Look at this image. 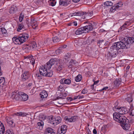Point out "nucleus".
<instances>
[{
  "instance_id": "f257e3e1",
  "label": "nucleus",
  "mask_w": 134,
  "mask_h": 134,
  "mask_svg": "<svg viewBox=\"0 0 134 134\" xmlns=\"http://www.w3.org/2000/svg\"><path fill=\"white\" fill-rule=\"evenodd\" d=\"M125 48H129V46H128L125 42V40L123 42L120 41L115 43L110 47L109 51L110 55L112 57H115L117 54L118 50L120 49H123Z\"/></svg>"
},
{
  "instance_id": "f03ea898",
  "label": "nucleus",
  "mask_w": 134,
  "mask_h": 134,
  "mask_svg": "<svg viewBox=\"0 0 134 134\" xmlns=\"http://www.w3.org/2000/svg\"><path fill=\"white\" fill-rule=\"evenodd\" d=\"M29 38L28 34L23 33L19 35L18 37L14 36L12 38L13 42L16 44L20 45L27 41Z\"/></svg>"
},
{
  "instance_id": "7ed1b4c3",
  "label": "nucleus",
  "mask_w": 134,
  "mask_h": 134,
  "mask_svg": "<svg viewBox=\"0 0 134 134\" xmlns=\"http://www.w3.org/2000/svg\"><path fill=\"white\" fill-rule=\"evenodd\" d=\"M118 103L116 102L114 104V106L113 108V110L121 115H123L128 113V110L125 107H120L118 106Z\"/></svg>"
},
{
  "instance_id": "20e7f679",
  "label": "nucleus",
  "mask_w": 134,
  "mask_h": 134,
  "mask_svg": "<svg viewBox=\"0 0 134 134\" xmlns=\"http://www.w3.org/2000/svg\"><path fill=\"white\" fill-rule=\"evenodd\" d=\"M121 115L117 112L114 113L113 116L114 120L120 124L123 122H125L127 121V119L125 117Z\"/></svg>"
},
{
  "instance_id": "39448f33",
  "label": "nucleus",
  "mask_w": 134,
  "mask_h": 134,
  "mask_svg": "<svg viewBox=\"0 0 134 134\" xmlns=\"http://www.w3.org/2000/svg\"><path fill=\"white\" fill-rule=\"evenodd\" d=\"M121 115L117 112L114 113L113 116L114 120L120 124L123 122H125L127 121V119L125 117Z\"/></svg>"
},
{
  "instance_id": "423d86ee",
  "label": "nucleus",
  "mask_w": 134,
  "mask_h": 134,
  "mask_svg": "<svg viewBox=\"0 0 134 134\" xmlns=\"http://www.w3.org/2000/svg\"><path fill=\"white\" fill-rule=\"evenodd\" d=\"M23 93V92L15 90L12 92L11 97L13 100H18L20 99V96Z\"/></svg>"
},
{
  "instance_id": "0eeeda50",
  "label": "nucleus",
  "mask_w": 134,
  "mask_h": 134,
  "mask_svg": "<svg viewBox=\"0 0 134 134\" xmlns=\"http://www.w3.org/2000/svg\"><path fill=\"white\" fill-rule=\"evenodd\" d=\"M30 76V73L28 71H25L21 76V80L25 81L27 80Z\"/></svg>"
},
{
  "instance_id": "6e6552de",
  "label": "nucleus",
  "mask_w": 134,
  "mask_h": 134,
  "mask_svg": "<svg viewBox=\"0 0 134 134\" xmlns=\"http://www.w3.org/2000/svg\"><path fill=\"white\" fill-rule=\"evenodd\" d=\"M125 42L128 46H130V44L134 42V37H129L125 39Z\"/></svg>"
},
{
  "instance_id": "1a4fd4ad",
  "label": "nucleus",
  "mask_w": 134,
  "mask_h": 134,
  "mask_svg": "<svg viewBox=\"0 0 134 134\" xmlns=\"http://www.w3.org/2000/svg\"><path fill=\"white\" fill-rule=\"evenodd\" d=\"M77 118V116H72L69 118H68L67 116H66L64 118V120L69 122H72L75 121L76 120Z\"/></svg>"
},
{
  "instance_id": "9d476101",
  "label": "nucleus",
  "mask_w": 134,
  "mask_h": 134,
  "mask_svg": "<svg viewBox=\"0 0 134 134\" xmlns=\"http://www.w3.org/2000/svg\"><path fill=\"white\" fill-rule=\"evenodd\" d=\"M47 70L43 66H41L39 69V72L41 75L43 76H46Z\"/></svg>"
},
{
  "instance_id": "9b49d317",
  "label": "nucleus",
  "mask_w": 134,
  "mask_h": 134,
  "mask_svg": "<svg viewBox=\"0 0 134 134\" xmlns=\"http://www.w3.org/2000/svg\"><path fill=\"white\" fill-rule=\"evenodd\" d=\"M128 120L125 122L122 123L121 124V125L123 129L125 130H128L130 127V125L128 123Z\"/></svg>"
},
{
  "instance_id": "f8f14e48",
  "label": "nucleus",
  "mask_w": 134,
  "mask_h": 134,
  "mask_svg": "<svg viewBox=\"0 0 134 134\" xmlns=\"http://www.w3.org/2000/svg\"><path fill=\"white\" fill-rule=\"evenodd\" d=\"M5 84V78L3 77H1V86L3 91L6 90V86Z\"/></svg>"
},
{
  "instance_id": "ddd939ff",
  "label": "nucleus",
  "mask_w": 134,
  "mask_h": 134,
  "mask_svg": "<svg viewBox=\"0 0 134 134\" xmlns=\"http://www.w3.org/2000/svg\"><path fill=\"white\" fill-rule=\"evenodd\" d=\"M71 80L69 79H65L64 78L60 80V82L61 84H64L69 85L71 83Z\"/></svg>"
},
{
  "instance_id": "4468645a",
  "label": "nucleus",
  "mask_w": 134,
  "mask_h": 134,
  "mask_svg": "<svg viewBox=\"0 0 134 134\" xmlns=\"http://www.w3.org/2000/svg\"><path fill=\"white\" fill-rule=\"evenodd\" d=\"M83 27L84 31V32L85 33L90 32L93 29L92 26L91 25H87Z\"/></svg>"
},
{
  "instance_id": "2eb2a0df",
  "label": "nucleus",
  "mask_w": 134,
  "mask_h": 134,
  "mask_svg": "<svg viewBox=\"0 0 134 134\" xmlns=\"http://www.w3.org/2000/svg\"><path fill=\"white\" fill-rule=\"evenodd\" d=\"M93 15V12H90L86 13L84 12V16H83L82 18L84 19L86 18L87 19H89Z\"/></svg>"
},
{
  "instance_id": "dca6fc26",
  "label": "nucleus",
  "mask_w": 134,
  "mask_h": 134,
  "mask_svg": "<svg viewBox=\"0 0 134 134\" xmlns=\"http://www.w3.org/2000/svg\"><path fill=\"white\" fill-rule=\"evenodd\" d=\"M55 69L57 71H60L62 70L63 68V66L62 65V64H60L59 62L56 63L55 65Z\"/></svg>"
},
{
  "instance_id": "f3484780",
  "label": "nucleus",
  "mask_w": 134,
  "mask_h": 134,
  "mask_svg": "<svg viewBox=\"0 0 134 134\" xmlns=\"http://www.w3.org/2000/svg\"><path fill=\"white\" fill-rule=\"evenodd\" d=\"M46 134H55V131L51 128L48 127L46 129Z\"/></svg>"
},
{
  "instance_id": "a211bd4d",
  "label": "nucleus",
  "mask_w": 134,
  "mask_h": 134,
  "mask_svg": "<svg viewBox=\"0 0 134 134\" xmlns=\"http://www.w3.org/2000/svg\"><path fill=\"white\" fill-rule=\"evenodd\" d=\"M121 79L120 78L117 79L114 81V85L116 87H118L121 83Z\"/></svg>"
},
{
  "instance_id": "6ab92c4d",
  "label": "nucleus",
  "mask_w": 134,
  "mask_h": 134,
  "mask_svg": "<svg viewBox=\"0 0 134 134\" xmlns=\"http://www.w3.org/2000/svg\"><path fill=\"white\" fill-rule=\"evenodd\" d=\"M62 121V118L60 116H58L55 118V121L54 123H53L54 126H55L58 125Z\"/></svg>"
},
{
  "instance_id": "aec40b11",
  "label": "nucleus",
  "mask_w": 134,
  "mask_h": 134,
  "mask_svg": "<svg viewBox=\"0 0 134 134\" xmlns=\"http://www.w3.org/2000/svg\"><path fill=\"white\" fill-rule=\"evenodd\" d=\"M28 98V96L23 92V93L20 96V99L23 101L27 100Z\"/></svg>"
},
{
  "instance_id": "412c9836",
  "label": "nucleus",
  "mask_w": 134,
  "mask_h": 134,
  "mask_svg": "<svg viewBox=\"0 0 134 134\" xmlns=\"http://www.w3.org/2000/svg\"><path fill=\"white\" fill-rule=\"evenodd\" d=\"M85 32L83 27L78 29L75 32V34L76 35H79Z\"/></svg>"
},
{
  "instance_id": "4be33fe9",
  "label": "nucleus",
  "mask_w": 134,
  "mask_h": 134,
  "mask_svg": "<svg viewBox=\"0 0 134 134\" xmlns=\"http://www.w3.org/2000/svg\"><path fill=\"white\" fill-rule=\"evenodd\" d=\"M67 127L66 125H63L62 126L60 134H64L66 132Z\"/></svg>"
},
{
  "instance_id": "5701e85b",
  "label": "nucleus",
  "mask_w": 134,
  "mask_h": 134,
  "mask_svg": "<svg viewBox=\"0 0 134 134\" xmlns=\"http://www.w3.org/2000/svg\"><path fill=\"white\" fill-rule=\"evenodd\" d=\"M40 95L41 97L43 98H46L48 96L47 92L45 91H43L40 92Z\"/></svg>"
},
{
  "instance_id": "b1692460",
  "label": "nucleus",
  "mask_w": 134,
  "mask_h": 134,
  "mask_svg": "<svg viewBox=\"0 0 134 134\" xmlns=\"http://www.w3.org/2000/svg\"><path fill=\"white\" fill-rule=\"evenodd\" d=\"M1 30L2 33V34H1V36L2 35L3 37H5L7 35V33L6 29L3 27L1 28Z\"/></svg>"
},
{
  "instance_id": "393cba45",
  "label": "nucleus",
  "mask_w": 134,
  "mask_h": 134,
  "mask_svg": "<svg viewBox=\"0 0 134 134\" xmlns=\"http://www.w3.org/2000/svg\"><path fill=\"white\" fill-rule=\"evenodd\" d=\"M7 120L8 123L9 124L10 127H13L15 126V124L13 122V121L11 119L8 118L7 119Z\"/></svg>"
},
{
  "instance_id": "a878e982",
  "label": "nucleus",
  "mask_w": 134,
  "mask_h": 134,
  "mask_svg": "<svg viewBox=\"0 0 134 134\" xmlns=\"http://www.w3.org/2000/svg\"><path fill=\"white\" fill-rule=\"evenodd\" d=\"M113 3L111 1H106L104 2V7H105L107 8H110L113 6Z\"/></svg>"
},
{
  "instance_id": "bb28decb",
  "label": "nucleus",
  "mask_w": 134,
  "mask_h": 134,
  "mask_svg": "<svg viewBox=\"0 0 134 134\" xmlns=\"http://www.w3.org/2000/svg\"><path fill=\"white\" fill-rule=\"evenodd\" d=\"M55 121V118L53 117L52 116H49L48 117V122L51 124L54 125L53 123Z\"/></svg>"
},
{
  "instance_id": "cd10ccee",
  "label": "nucleus",
  "mask_w": 134,
  "mask_h": 134,
  "mask_svg": "<svg viewBox=\"0 0 134 134\" xmlns=\"http://www.w3.org/2000/svg\"><path fill=\"white\" fill-rule=\"evenodd\" d=\"M30 46L31 47V50H34L36 49L37 47L36 43L35 42H32L29 44Z\"/></svg>"
},
{
  "instance_id": "c85d7f7f",
  "label": "nucleus",
  "mask_w": 134,
  "mask_h": 134,
  "mask_svg": "<svg viewBox=\"0 0 134 134\" xmlns=\"http://www.w3.org/2000/svg\"><path fill=\"white\" fill-rule=\"evenodd\" d=\"M38 126L37 127V128L39 129H40L41 130L42 128V127L44 125L43 122L42 121H40L37 123Z\"/></svg>"
},
{
  "instance_id": "c756f323",
  "label": "nucleus",
  "mask_w": 134,
  "mask_h": 134,
  "mask_svg": "<svg viewBox=\"0 0 134 134\" xmlns=\"http://www.w3.org/2000/svg\"><path fill=\"white\" fill-rule=\"evenodd\" d=\"M129 25L130 23L129 22L126 21L120 27V29L121 30H124L125 28H127Z\"/></svg>"
},
{
  "instance_id": "7c9ffc66",
  "label": "nucleus",
  "mask_w": 134,
  "mask_h": 134,
  "mask_svg": "<svg viewBox=\"0 0 134 134\" xmlns=\"http://www.w3.org/2000/svg\"><path fill=\"white\" fill-rule=\"evenodd\" d=\"M76 61L73 60H71L70 61L69 63V65L68 67L69 68H71L76 63Z\"/></svg>"
},
{
  "instance_id": "2f4dec72",
  "label": "nucleus",
  "mask_w": 134,
  "mask_h": 134,
  "mask_svg": "<svg viewBox=\"0 0 134 134\" xmlns=\"http://www.w3.org/2000/svg\"><path fill=\"white\" fill-rule=\"evenodd\" d=\"M15 115H16L18 116H26L27 115V114L26 113L21 112H17L16 113H15Z\"/></svg>"
},
{
  "instance_id": "473e14b6",
  "label": "nucleus",
  "mask_w": 134,
  "mask_h": 134,
  "mask_svg": "<svg viewBox=\"0 0 134 134\" xmlns=\"http://www.w3.org/2000/svg\"><path fill=\"white\" fill-rule=\"evenodd\" d=\"M48 62L51 64L52 66L55 64H56L57 62L56 61V59H51Z\"/></svg>"
},
{
  "instance_id": "72a5a7b5",
  "label": "nucleus",
  "mask_w": 134,
  "mask_h": 134,
  "mask_svg": "<svg viewBox=\"0 0 134 134\" xmlns=\"http://www.w3.org/2000/svg\"><path fill=\"white\" fill-rule=\"evenodd\" d=\"M1 134H3L4 132L5 129L3 124L1 122Z\"/></svg>"
},
{
  "instance_id": "f704fd0d",
  "label": "nucleus",
  "mask_w": 134,
  "mask_h": 134,
  "mask_svg": "<svg viewBox=\"0 0 134 134\" xmlns=\"http://www.w3.org/2000/svg\"><path fill=\"white\" fill-rule=\"evenodd\" d=\"M82 79V76L80 75H79L76 77L75 78V81L76 82H79L81 81Z\"/></svg>"
},
{
  "instance_id": "c9c22d12",
  "label": "nucleus",
  "mask_w": 134,
  "mask_h": 134,
  "mask_svg": "<svg viewBox=\"0 0 134 134\" xmlns=\"http://www.w3.org/2000/svg\"><path fill=\"white\" fill-rule=\"evenodd\" d=\"M25 29L24 27L22 24H20L19 25L17 29V30L18 31H20L21 30H24Z\"/></svg>"
},
{
  "instance_id": "e433bc0d",
  "label": "nucleus",
  "mask_w": 134,
  "mask_h": 134,
  "mask_svg": "<svg viewBox=\"0 0 134 134\" xmlns=\"http://www.w3.org/2000/svg\"><path fill=\"white\" fill-rule=\"evenodd\" d=\"M53 74V72L52 71L47 70V72H46V76L48 77H51L52 76Z\"/></svg>"
},
{
  "instance_id": "4c0bfd02",
  "label": "nucleus",
  "mask_w": 134,
  "mask_h": 134,
  "mask_svg": "<svg viewBox=\"0 0 134 134\" xmlns=\"http://www.w3.org/2000/svg\"><path fill=\"white\" fill-rule=\"evenodd\" d=\"M128 97L126 99V100L129 103L131 102L132 101V96L131 94L128 95Z\"/></svg>"
},
{
  "instance_id": "58836bf2",
  "label": "nucleus",
  "mask_w": 134,
  "mask_h": 134,
  "mask_svg": "<svg viewBox=\"0 0 134 134\" xmlns=\"http://www.w3.org/2000/svg\"><path fill=\"white\" fill-rule=\"evenodd\" d=\"M52 66L51 64L48 62L46 63L44 66L45 67V68L47 70V69H49Z\"/></svg>"
},
{
  "instance_id": "ea45409f",
  "label": "nucleus",
  "mask_w": 134,
  "mask_h": 134,
  "mask_svg": "<svg viewBox=\"0 0 134 134\" xmlns=\"http://www.w3.org/2000/svg\"><path fill=\"white\" fill-rule=\"evenodd\" d=\"M16 8L14 7H11L9 9V12L10 13H14L16 10Z\"/></svg>"
},
{
  "instance_id": "a19ab883",
  "label": "nucleus",
  "mask_w": 134,
  "mask_h": 134,
  "mask_svg": "<svg viewBox=\"0 0 134 134\" xmlns=\"http://www.w3.org/2000/svg\"><path fill=\"white\" fill-rule=\"evenodd\" d=\"M50 2L49 3L50 5L52 6H54L55 5L56 1L55 0H49Z\"/></svg>"
},
{
  "instance_id": "79ce46f5",
  "label": "nucleus",
  "mask_w": 134,
  "mask_h": 134,
  "mask_svg": "<svg viewBox=\"0 0 134 134\" xmlns=\"http://www.w3.org/2000/svg\"><path fill=\"white\" fill-rule=\"evenodd\" d=\"M123 5V3L121 2H120L115 4L118 9L119 7H122Z\"/></svg>"
},
{
  "instance_id": "37998d69",
  "label": "nucleus",
  "mask_w": 134,
  "mask_h": 134,
  "mask_svg": "<svg viewBox=\"0 0 134 134\" xmlns=\"http://www.w3.org/2000/svg\"><path fill=\"white\" fill-rule=\"evenodd\" d=\"M25 51L26 52H28L30 50H31V47L29 45L26 46V47L24 48Z\"/></svg>"
},
{
  "instance_id": "c03bdc74",
  "label": "nucleus",
  "mask_w": 134,
  "mask_h": 134,
  "mask_svg": "<svg viewBox=\"0 0 134 134\" xmlns=\"http://www.w3.org/2000/svg\"><path fill=\"white\" fill-rule=\"evenodd\" d=\"M52 41H53L54 42H57L59 41L60 39L57 37L55 36L53 38Z\"/></svg>"
},
{
  "instance_id": "a18cd8bd",
  "label": "nucleus",
  "mask_w": 134,
  "mask_h": 134,
  "mask_svg": "<svg viewBox=\"0 0 134 134\" xmlns=\"http://www.w3.org/2000/svg\"><path fill=\"white\" fill-rule=\"evenodd\" d=\"M118 9L114 5L110 9V11L111 12H113Z\"/></svg>"
},
{
  "instance_id": "49530a36",
  "label": "nucleus",
  "mask_w": 134,
  "mask_h": 134,
  "mask_svg": "<svg viewBox=\"0 0 134 134\" xmlns=\"http://www.w3.org/2000/svg\"><path fill=\"white\" fill-rule=\"evenodd\" d=\"M70 57V55L68 54H67L65 55L64 60H65V62H68L69 60Z\"/></svg>"
},
{
  "instance_id": "de8ad7c7",
  "label": "nucleus",
  "mask_w": 134,
  "mask_h": 134,
  "mask_svg": "<svg viewBox=\"0 0 134 134\" xmlns=\"http://www.w3.org/2000/svg\"><path fill=\"white\" fill-rule=\"evenodd\" d=\"M59 4L60 5L62 6L66 5L67 4L66 2L65 1H60Z\"/></svg>"
},
{
  "instance_id": "09e8293b",
  "label": "nucleus",
  "mask_w": 134,
  "mask_h": 134,
  "mask_svg": "<svg viewBox=\"0 0 134 134\" xmlns=\"http://www.w3.org/2000/svg\"><path fill=\"white\" fill-rule=\"evenodd\" d=\"M84 14V12H77V16H81Z\"/></svg>"
},
{
  "instance_id": "8fccbe9b",
  "label": "nucleus",
  "mask_w": 134,
  "mask_h": 134,
  "mask_svg": "<svg viewBox=\"0 0 134 134\" xmlns=\"http://www.w3.org/2000/svg\"><path fill=\"white\" fill-rule=\"evenodd\" d=\"M31 25L32 27L34 29H36L37 28L38 25L36 23H35V24H31Z\"/></svg>"
},
{
  "instance_id": "3c124183",
  "label": "nucleus",
  "mask_w": 134,
  "mask_h": 134,
  "mask_svg": "<svg viewBox=\"0 0 134 134\" xmlns=\"http://www.w3.org/2000/svg\"><path fill=\"white\" fill-rule=\"evenodd\" d=\"M29 60H30V62L31 63L32 65L34 64L35 63V60L33 58V56H32Z\"/></svg>"
},
{
  "instance_id": "603ef678",
  "label": "nucleus",
  "mask_w": 134,
  "mask_h": 134,
  "mask_svg": "<svg viewBox=\"0 0 134 134\" xmlns=\"http://www.w3.org/2000/svg\"><path fill=\"white\" fill-rule=\"evenodd\" d=\"M63 90V87L62 86L60 85L58 88V91H62Z\"/></svg>"
},
{
  "instance_id": "864d4df0",
  "label": "nucleus",
  "mask_w": 134,
  "mask_h": 134,
  "mask_svg": "<svg viewBox=\"0 0 134 134\" xmlns=\"http://www.w3.org/2000/svg\"><path fill=\"white\" fill-rule=\"evenodd\" d=\"M32 57V56L31 55H29L27 56H24V58L25 60H29Z\"/></svg>"
},
{
  "instance_id": "5fc2aeb1",
  "label": "nucleus",
  "mask_w": 134,
  "mask_h": 134,
  "mask_svg": "<svg viewBox=\"0 0 134 134\" xmlns=\"http://www.w3.org/2000/svg\"><path fill=\"white\" fill-rule=\"evenodd\" d=\"M24 15H23L21 13L20 14L19 17V19L20 22L22 21L24 18Z\"/></svg>"
},
{
  "instance_id": "6e6d98bb",
  "label": "nucleus",
  "mask_w": 134,
  "mask_h": 134,
  "mask_svg": "<svg viewBox=\"0 0 134 134\" xmlns=\"http://www.w3.org/2000/svg\"><path fill=\"white\" fill-rule=\"evenodd\" d=\"M5 134H14L13 132L12 131H10L8 130L7 131V132Z\"/></svg>"
},
{
  "instance_id": "4d7b16f0",
  "label": "nucleus",
  "mask_w": 134,
  "mask_h": 134,
  "mask_svg": "<svg viewBox=\"0 0 134 134\" xmlns=\"http://www.w3.org/2000/svg\"><path fill=\"white\" fill-rule=\"evenodd\" d=\"M36 23V21L35 19L33 18H31V24Z\"/></svg>"
},
{
  "instance_id": "13d9d810",
  "label": "nucleus",
  "mask_w": 134,
  "mask_h": 134,
  "mask_svg": "<svg viewBox=\"0 0 134 134\" xmlns=\"http://www.w3.org/2000/svg\"><path fill=\"white\" fill-rule=\"evenodd\" d=\"M130 110L131 111L130 115L132 116H134V109H131V107L130 109Z\"/></svg>"
},
{
  "instance_id": "bf43d9fd",
  "label": "nucleus",
  "mask_w": 134,
  "mask_h": 134,
  "mask_svg": "<svg viewBox=\"0 0 134 134\" xmlns=\"http://www.w3.org/2000/svg\"><path fill=\"white\" fill-rule=\"evenodd\" d=\"M87 92L88 91L87 90H86V89L84 88L82 90L81 92V93L83 94H85L87 93Z\"/></svg>"
},
{
  "instance_id": "052dcab7",
  "label": "nucleus",
  "mask_w": 134,
  "mask_h": 134,
  "mask_svg": "<svg viewBox=\"0 0 134 134\" xmlns=\"http://www.w3.org/2000/svg\"><path fill=\"white\" fill-rule=\"evenodd\" d=\"M106 126L105 125L103 126L101 128V130L103 132H105L106 131Z\"/></svg>"
},
{
  "instance_id": "680f3d73",
  "label": "nucleus",
  "mask_w": 134,
  "mask_h": 134,
  "mask_svg": "<svg viewBox=\"0 0 134 134\" xmlns=\"http://www.w3.org/2000/svg\"><path fill=\"white\" fill-rule=\"evenodd\" d=\"M70 16L71 17H73L75 16H77V12H75L72 14H70Z\"/></svg>"
},
{
  "instance_id": "e2e57ef3",
  "label": "nucleus",
  "mask_w": 134,
  "mask_h": 134,
  "mask_svg": "<svg viewBox=\"0 0 134 134\" xmlns=\"http://www.w3.org/2000/svg\"><path fill=\"white\" fill-rule=\"evenodd\" d=\"M36 77H38V78L39 79H41V77L39 73L36 74Z\"/></svg>"
},
{
  "instance_id": "0e129e2a",
  "label": "nucleus",
  "mask_w": 134,
  "mask_h": 134,
  "mask_svg": "<svg viewBox=\"0 0 134 134\" xmlns=\"http://www.w3.org/2000/svg\"><path fill=\"white\" fill-rule=\"evenodd\" d=\"M103 41H104V40H99V41H98V42L97 43L101 44L103 42Z\"/></svg>"
},
{
  "instance_id": "69168bd1",
  "label": "nucleus",
  "mask_w": 134,
  "mask_h": 134,
  "mask_svg": "<svg viewBox=\"0 0 134 134\" xmlns=\"http://www.w3.org/2000/svg\"><path fill=\"white\" fill-rule=\"evenodd\" d=\"M93 133L94 134H96L97 133V131L96 130L94 129L93 130Z\"/></svg>"
},
{
  "instance_id": "338daca9",
  "label": "nucleus",
  "mask_w": 134,
  "mask_h": 134,
  "mask_svg": "<svg viewBox=\"0 0 134 134\" xmlns=\"http://www.w3.org/2000/svg\"><path fill=\"white\" fill-rule=\"evenodd\" d=\"M108 87L106 86L105 87H104L102 89V90H106L108 88Z\"/></svg>"
},
{
  "instance_id": "774afa93",
  "label": "nucleus",
  "mask_w": 134,
  "mask_h": 134,
  "mask_svg": "<svg viewBox=\"0 0 134 134\" xmlns=\"http://www.w3.org/2000/svg\"><path fill=\"white\" fill-rule=\"evenodd\" d=\"M73 24L75 26H76L77 25V23L76 21H74L73 22Z\"/></svg>"
}]
</instances>
